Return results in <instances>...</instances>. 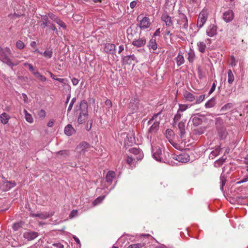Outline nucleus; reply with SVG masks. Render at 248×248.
Returning a JSON list of instances; mask_svg holds the SVG:
<instances>
[{"label": "nucleus", "mask_w": 248, "mask_h": 248, "mask_svg": "<svg viewBox=\"0 0 248 248\" xmlns=\"http://www.w3.org/2000/svg\"><path fill=\"white\" fill-rule=\"evenodd\" d=\"M208 15L206 11H202L197 19V27L199 28H202L206 22Z\"/></svg>", "instance_id": "obj_8"}, {"label": "nucleus", "mask_w": 248, "mask_h": 248, "mask_svg": "<svg viewBox=\"0 0 248 248\" xmlns=\"http://www.w3.org/2000/svg\"><path fill=\"white\" fill-rule=\"evenodd\" d=\"M195 57V52L193 49H190L188 53V60L190 62H193Z\"/></svg>", "instance_id": "obj_34"}, {"label": "nucleus", "mask_w": 248, "mask_h": 248, "mask_svg": "<svg viewBox=\"0 0 248 248\" xmlns=\"http://www.w3.org/2000/svg\"><path fill=\"white\" fill-rule=\"evenodd\" d=\"M144 246L143 244L138 243L134 244L129 246L127 248H140Z\"/></svg>", "instance_id": "obj_49"}, {"label": "nucleus", "mask_w": 248, "mask_h": 248, "mask_svg": "<svg viewBox=\"0 0 248 248\" xmlns=\"http://www.w3.org/2000/svg\"><path fill=\"white\" fill-rule=\"evenodd\" d=\"M137 2L135 0L131 1L130 3V7L131 9H134L136 6Z\"/></svg>", "instance_id": "obj_59"}, {"label": "nucleus", "mask_w": 248, "mask_h": 248, "mask_svg": "<svg viewBox=\"0 0 248 248\" xmlns=\"http://www.w3.org/2000/svg\"><path fill=\"white\" fill-rule=\"evenodd\" d=\"M131 153L133 154V156H134L137 160H141L143 157L142 152L139 148H132L129 150Z\"/></svg>", "instance_id": "obj_13"}, {"label": "nucleus", "mask_w": 248, "mask_h": 248, "mask_svg": "<svg viewBox=\"0 0 248 248\" xmlns=\"http://www.w3.org/2000/svg\"><path fill=\"white\" fill-rule=\"evenodd\" d=\"M216 104V101L214 98H212L209 100L205 104V107L206 108H211L214 107Z\"/></svg>", "instance_id": "obj_31"}, {"label": "nucleus", "mask_w": 248, "mask_h": 248, "mask_svg": "<svg viewBox=\"0 0 248 248\" xmlns=\"http://www.w3.org/2000/svg\"><path fill=\"white\" fill-rule=\"evenodd\" d=\"M105 105L108 107V108H110L112 107V102L109 99H107L105 102Z\"/></svg>", "instance_id": "obj_56"}, {"label": "nucleus", "mask_w": 248, "mask_h": 248, "mask_svg": "<svg viewBox=\"0 0 248 248\" xmlns=\"http://www.w3.org/2000/svg\"><path fill=\"white\" fill-rule=\"evenodd\" d=\"M16 184L15 182L5 181L0 185V188L3 191H7L16 186Z\"/></svg>", "instance_id": "obj_14"}, {"label": "nucleus", "mask_w": 248, "mask_h": 248, "mask_svg": "<svg viewBox=\"0 0 248 248\" xmlns=\"http://www.w3.org/2000/svg\"><path fill=\"white\" fill-rule=\"evenodd\" d=\"M57 155H60L64 157H66L69 155V152L68 150H61L57 153Z\"/></svg>", "instance_id": "obj_43"}, {"label": "nucleus", "mask_w": 248, "mask_h": 248, "mask_svg": "<svg viewBox=\"0 0 248 248\" xmlns=\"http://www.w3.org/2000/svg\"><path fill=\"white\" fill-rule=\"evenodd\" d=\"M123 62L124 63L128 64L131 63V61L130 59L128 57V56H124L123 57Z\"/></svg>", "instance_id": "obj_51"}, {"label": "nucleus", "mask_w": 248, "mask_h": 248, "mask_svg": "<svg viewBox=\"0 0 248 248\" xmlns=\"http://www.w3.org/2000/svg\"><path fill=\"white\" fill-rule=\"evenodd\" d=\"M33 75L37 79L42 82H45L46 80V78L45 76L41 75V74L37 71L35 72H33Z\"/></svg>", "instance_id": "obj_35"}, {"label": "nucleus", "mask_w": 248, "mask_h": 248, "mask_svg": "<svg viewBox=\"0 0 248 248\" xmlns=\"http://www.w3.org/2000/svg\"><path fill=\"white\" fill-rule=\"evenodd\" d=\"M8 55V54L5 53V52L0 51V60L11 67L17 65V63L15 64L12 62Z\"/></svg>", "instance_id": "obj_10"}, {"label": "nucleus", "mask_w": 248, "mask_h": 248, "mask_svg": "<svg viewBox=\"0 0 248 248\" xmlns=\"http://www.w3.org/2000/svg\"><path fill=\"white\" fill-rule=\"evenodd\" d=\"M78 82H79L78 80L76 78H74L72 79V84L74 86L77 85L78 83Z\"/></svg>", "instance_id": "obj_63"}, {"label": "nucleus", "mask_w": 248, "mask_h": 248, "mask_svg": "<svg viewBox=\"0 0 248 248\" xmlns=\"http://www.w3.org/2000/svg\"><path fill=\"white\" fill-rule=\"evenodd\" d=\"M171 157L181 163H186L190 160L189 155L186 153L179 155H171Z\"/></svg>", "instance_id": "obj_7"}, {"label": "nucleus", "mask_w": 248, "mask_h": 248, "mask_svg": "<svg viewBox=\"0 0 248 248\" xmlns=\"http://www.w3.org/2000/svg\"><path fill=\"white\" fill-rule=\"evenodd\" d=\"M23 112L25 114V118L26 120L29 123H32L33 122V119L32 117V115L28 113L26 109H24Z\"/></svg>", "instance_id": "obj_32"}, {"label": "nucleus", "mask_w": 248, "mask_h": 248, "mask_svg": "<svg viewBox=\"0 0 248 248\" xmlns=\"http://www.w3.org/2000/svg\"><path fill=\"white\" fill-rule=\"evenodd\" d=\"M22 223L21 222H16L13 224V229L14 231H16L19 228H20L22 227Z\"/></svg>", "instance_id": "obj_44"}, {"label": "nucleus", "mask_w": 248, "mask_h": 248, "mask_svg": "<svg viewBox=\"0 0 248 248\" xmlns=\"http://www.w3.org/2000/svg\"><path fill=\"white\" fill-rule=\"evenodd\" d=\"M158 113L154 114L152 118L148 121V124H152L149 130V133H155L158 129L160 124V119L158 118Z\"/></svg>", "instance_id": "obj_3"}, {"label": "nucleus", "mask_w": 248, "mask_h": 248, "mask_svg": "<svg viewBox=\"0 0 248 248\" xmlns=\"http://www.w3.org/2000/svg\"><path fill=\"white\" fill-rule=\"evenodd\" d=\"M217 81L215 80L213 83L212 86L210 90L209 94L212 93L215 90L216 87Z\"/></svg>", "instance_id": "obj_54"}, {"label": "nucleus", "mask_w": 248, "mask_h": 248, "mask_svg": "<svg viewBox=\"0 0 248 248\" xmlns=\"http://www.w3.org/2000/svg\"><path fill=\"white\" fill-rule=\"evenodd\" d=\"M45 58L49 59L52 57L53 51L52 48H47L44 52L41 54Z\"/></svg>", "instance_id": "obj_25"}, {"label": "nucleus", "mask_w": 248, "mask_h": 248, "mask_svg": "<svg viewBox=\"0 0 248 248\" xmlns=\"http://www.w3.org/2000/svg\"><path fill=\"white\" fill-rule=\"evenodd\" d=\"M232 107H233V105H232V103H228L225 104L224 106H223L221 108V109L222 110H227L228 109L231 108H232Z\"/></svg>", "instance_id": "obj_47"}, {"label": "nucleus", "mask_w": 248, "mask_h": 248, "mask_svg": "<svg viewBox=\"0 0 248 248\" xmlns=\"http://www.w3.org/2000/svg\"><path fill=\"white\" fill-rule=\"evenodd\" d=\"M78 214V212L77 210H73L71 211V212L69 215V217L70 218L74 217L77 216Z\"/></svg>", "instance_id": "obj_53"}, {"label": "nucleus", "mask_w": 248, "mask_h": 248, "mask_svg": "<svg viewBox=\"0 0 248 248\" xmlns=\"http://www.w3.org/2000/svg\"><path fill=\"white\" fill-rule=\"evenodd\" d=\"M217 26L214 24H211L207 28L206 33L209 37H212L217 34Z\"/></svg>", "instance_id": "obj_15"}, {"label": "nucleus", "mask_w": 248, "mask_h": 248, "mask_svg": "<svg viewBox=\"0 0 248 248\" xmlns=\"http://www.w3.org/2000/svg\"><path fill=\"white\" fill-rule=\"evenodd\" d=\"M56 22L59 25H60L61 27L63 28V29H65L66 28V25H65V24L61 20L60 18H58L57 19V20L56 21Z\"/></svg>", "instance_id": "obj_50"}, {"label": "nucleus", "mask_w": 248, "mask_h": 248, "mask_svg": "<svg viewBox=\"0 0 248 248\" xmlns=\"http://www.w3.org/2000/svg\"><path fill=\"white\" fill-rule=\"evenodd\" d=\"M53 246L57 248H64L63 245L60 243L53 244Z\"/></svg>", "instance_id": "obj_62"}, {"label": "nucleus", "mask_w": 248, "mask_h": 248, "mask_svg": "<svg viewBox=\"0 0 248 248\" xmlns=\"http://www.w3.org/2000/svg\"><path fill=\"white\" fill-rule=\"evenodd\" d=\"M227 74H228V82L230 84H232V83L234 81V75H233L231 70H228Z\"/></svg>", "instance_id": "obj_33"}, {"label": "nucleus", "mask_w": 248, "mask_h": 248, "mask_svg": "<svg viewBox=\"0 0 248 248\" xmlns=\"http://www.w3.org/2000/svg\"><path fill=\"white\" fill-rule=\"evenodd\" d=\"M247 181H248V175H247L245 178H243L241 181L236 182V184H240L241 183H244V182H246Z\"/></svg>", "instance_id": "obj_58"}, {"label": "nucleus", "mask_w": 248, "mask_h": 248, "mask_svg": "<svg viewBox=\"0 0 248 248\" xmlns=\"http://www.w3.org/2000/svg\"><path fill=\"white\" fill-rule=\"evenodd\" d=\"M177 23L183 30H186L188 28V19L186 16L179 11V15L176 19Z\"/></svg>", "instance_id": "obj_5"}, {"label": "nucleus", "mask_w": 248, "mask_h": 248, "mask_svg": "<svg viewBox=\"0 0 248 248\" xmlns=\"http://www.w3.org/2000/svg\"><path fill=\"white\" fill-rule=\"evenodd\" d=\"M223 19L226 22L231 21L234 18V13L231 10L226 11L223 14Z\"/></svg>", "instance_id": "obj_17"}, {"label": "nucleus", "mask_w": 248, "mask_h": 248, "mask_svg": "<svg viewBox=\"0 0 248 248\" xmlns=\"http://www.w3.org/2000/svg\"><path fill=\"white\" fill-rule=\"evenodd\" d=\"M54 213L53 211L49 212H43L38 214L31 213L30 216L31 217H38L41 219H46L54 215Z\"/></svg>", "instance_id": "obj_11"}, {"label": "nucleus", "mask_w": 248, "mask_h": 248, "mask_svg": "<svg viewBox=\"0 0 248 248\" xmlns=\"http://www.w3.org/2000/svg\"><path fill=\"white\" fill-rule=\"evenodd\" d=\"M189 107V105L187 104H179V108L178 111L183 113Z\"/></svg>", "instance_id": "obj_38"}, {"label": "nucleus", "mask_w": 248, "mask_h": 248, "mask_svg": "<svg viewBox=\"0 0 248 248\" xmlns=\"http://www.w3.org/2000/svg\"><path fill=\"white\" fill-rule=\"evenodd\" d=\"M219 135L221 139H225L227 135V132L226 130L224 128L222 129L219 132Z\"/></svg>", "instance_id": "obj_45"}, {"label": "nucleus", "mask_w": 248, "mask_h": 248, "mask_svg": "<svg viewBox=\"0 0 248 248\" xmlns=\"http://www.w3.org/2000/svg\"><path fill=\"white\" fill-rule=\"evenodd\" d=\"M232 66H235L236 64V62L234 57H232L231 59V62L230 64Z\"/></svg>", "instance_id": "obj_64"}, {"label": "nucleus", "mask_w": 248, "mask_h": 248, "mask_svg": "<svg viewBox=\"0 0 248 248\" xmlns=\"http://www.w3.org/2000/svg\"><path fill=\"white\" fill-rule=\"evenodd\" d=\"M184 96L185 99L188 102H192L196 100V97L195 95L193 93L187 91L184 93Z\"/></svg>", "instance_id": "obj_23"}, {"label": "nucleus", "mask_w": 248, "mask_h": 248, "mask_svg": "<svg viewBox=\"0 0 248 248\" xmlns=\"http://www.w3.org/2000/svg\"><path fill=\"white\" fill-rule=\"evenodd\" d=\"M56 80L59 81L60 82L62 83L63 85L66 84L67 82V80L66 78H57Z\"/></svg>", "instance_id": "obj_55"}, {"label": "nucleus", "mask_w": 248, "mask_h": 248, "mask_svg": "<svg viewBox=\"0 0 248 248\" xmlns=\"http://www.w3.org/2000/svg\"><path fill=\"white\" fill-rule=\"evenodd\" d=\"M191 121L193 124L195 126L200 125L202 122V119L197 116H194Z\"/></svg>", "instance_id": "obj_37"}, {"label": "nucleus", "mask_w": 248, "mask_h": 248, "mask_svg": "<svg viewBox=\"0 0 248 248\" xmlns=\"http://www.w3.org/2000/svg\"><path fill=\"white\" fill-rule=\"evenodd\" d=\"M90 148L91 146L89 143L85 141H82L77 146L76 151L78 156H84L89 151Z\"/></svg>", "instance_id": "obj_4"}, {"label": "nucleus", "mask_w": 248, "mask_h": 248, "mask_svg": "<svg viewBox=\"0 0 248 248\" xmlns=\"http://www.w3.org/2000/svg\"><path fill=\"white\" fill-rule=\"evenodd\" d=\"M220 152V148L219 147H217L215 149V150L211 152L209 155V158L210 159H213L215 157L217 156L219 154Z\"/></svg>", "instance_id": "obj_30"}, {"label": "nucleus", "mask_w": 248, "mask_h": 248, "mask_svg": "<svg viewBox=\"0 0 248 248\" xmlns=\"http://www.w3.org/2000/svg\"><path fill=\"white\" fill-rule=\"evenodd\" d=\"M136 159L134 156L132 155L128 156L126 158V162L131 167L133 164V161H135Z\"/></svg>", "instance_id": "obj_42"}, {"label": "nucleus", "mask_w": 248, "mask_h": 248, "mask_svg": "<svg viewBox=\"0 0 248 248\" xmlns=\"http://www.w3.org/2000/svg\"><path fill=\"white\" fill-rule=\"evenodd\" d=\"M146 39L144 37L134 39L132 42V44L136 47H140L144 46L146 44Z\"/></svg>", "instance_id": "obj_19"}, {"label": "nucleus", "mask_w": 248, "mask_h": 248, "mask_svg": "<svg viewBox=\"0 0 248 248\" xmlns=\"http://www.w3.org/2000/svg\"><path fill=\"white\" fill-rule=\"evenodd\" d=\"M75 129L71 124H69L65 127L64 133L68 136L72 135Z\"/></svg>", "instance_id": "obj_27"}, {"label": "nucleus", "mask_w": 248, "mask_h": 248, "mask_svg": "<svg viewBox=\"0 0 248 248\" xmlns=\"http://www.w3.org/2000/svg\"><path fill=\"white\" fill-rule=\"evenodd\" d=\"M178 129L179 130V135L182 139L184 138L186 133L185 123L183 121H180L177 124Z\"/></svg>", "instance_id": "obj_20"}, {"label": "nucleus", "mask_w": 248, "mask_h": 248, "mask_svg": "<svg viewBox=\"0 0 248 248\" xmlns=\"http://www.w3.org/2000/svg\"><path fill=\"white\" fill-rule=\"evenodd\" d=\"M175 60L178 66L184 63L185 61L182 51H179L177 56L175 58Z\"/></svg>", "instance_id": "obj_21"}, {"label": "nucleus", "mask_w": 248, "mask_h": 248, "mask_svg": "<svg viewBox=\"0 0 248 248\" xmlns=\"http://www.w3.org/2000/svg\"><path fill=\"white\" fill-rule=\"evenodd\" d=\"M115 47L114 44L106 43L104 45V51L108 54H113L115 52Z\"/></svg>", "instance_id": "obj_18"}, {"label": "nucleus", "mask_w": 248, "mask_h": 248, "mask_svg": "<svg viewBox=\"0 0 248 248\" xmlns=\"http://www.w3.org/2000/svg\"><path fill=\"white\" fill-rule=\"evenodd\" d=\"M148 47L150 49H152L153 50H155L157 48L156 40L153 37H152L151 39L149 42Z\"/></svg>", "instance_id": "obj_26"}, {"label": "nucleus", "mask_w": 248, "mask_h": 248, "mask_svg": "<svg viewBox=\"0 0 248 248\" xmlns=\"http://www.w3.org/2000/svg\"><path fill=\"white\" fill-rule=\"evenodd\" d=\"M197 49L200 52L202 53H205L207 49V46L205 43L203 41H199L197 43Z\"/></svg>", "instance_id": "obj_22"}, {"label": "nucleus", "mask_w": 248, "mask_h": 248, "mask_svg": "<svg viewBox=\"0 0 248 248\" xmlns=\"http://www.w3.org/2000/svg\"><path fill=\"white\" fill-rule=\"evenodd\" d=\"M16 46L18 48L22 49L24 47L25 45L22 41L18 40L16 42Z\"/></svg>", "instance_id": "obj_48"}, {"label": "nucleus", "mask_w": 248, "mask_h": 248, "mask_svg": "<svg viewBox=\"0 0 248 248\" xmlns=\"http://www.w3.org/2000/svg\"><path fill=\"white\" fill-rule=\"evenodd\" d=\"M0 51H4V52H5V53L8 55H10L11 53V50L8 47H6L4 49H2Z\"/></svg>", "instance_id": "obj_61"}, {"label": "nucleus", "mask_w": 248, "mask_h": 248, "mask_svg": "<svg viewBox=\"0 0 248 248\" xmlns=\"http://www.w3.org/2000/svg\"><path fill=\"white\" fill-rule=\"evenodd\" d=\"M220 183H221L220 189L221 190H223V186L225 185L226 182V177H225V175L221 174L220 177Z\"/></svg>", "instance_id": "obj_40"}, {"label": "nucleus", "mask_w": 248, "mask_h": 248, "mask_svg": "<svg viewBox=\"0 0 248 248\" xmlns=\"http://www.w3.org/2000/svg\"><path fill=\"white\" fill-rule=\"evenodd\" d=\"M205 95L204 94L201 95L198 97H196L195 102L194 104H198L202 103L205 99Z\"/></svg>", "instance_id": "obj_41"}, {"label": "nucleus", "mask_w": 248, "mask_h": 248, "mask_svg": "<svg viewBox=\"0 0 248 248\" xmlns=\"http://www.w3.org/2000/svg\"><path fill=\"white\" fill-rule=\"evenodd\" d=\"M42 23L41 24L42 28H45L48 26L50 24V21L48 20V17L46 16H44L42 17Z\"/></svg>", "instance_id": "obj_28"}, {"label": "nucleus", "mask_w": 248, "mask_h": 248, "mask_svg": "<svg viewBox=\"0 0 248 248\" xmlns=\"http://www.w3.org/2000/svg\"><path fill=\"white\" fill-rule=\"evenodd\" d=\"M115 176V173L113 171H109L106 175V180L108 182L111 183Z\"/></svg>", "instance_id": "obj_29"}, {"label": "nucleus", "mask_w": 248, "mask_h": 248, "mask_svg": "<svg viewBox=\"0 0 248 248\" xmlns=\"http://www.w3.org/2000/svg\"><path fill=\"white\" fill-rule=\"evenodd\" d=\"M54 122L55 121L53 119H50L47 124V126L50 127H52L54 124Z\"/></svg>", "instance_id": "obj_60"}, {"label": "nucleus", "mask_w": 248, "mask_h": 248, "mask_svg": "<svg viewBox=\"0 0 248 248\" xmlns=\"http://www.w3.org/2000/svg\"><path fill=\"white\" fill-rule=\"evenodd\" d=\"M38 115L40 119H43L46 116V111L44 109H41L38 111Z\"/></svg>", "instance_id": "obj_46"}, {"label": "nucleus", "mask_w": 248, "mask_h": 248, "mask_svg": "<svg viewBox=\"0 0 248 248\" xmlns=\"http://www.w3.org/2000/svg\"><path fill=\"white\" fill-rule=\"evenodd\" d=\"M76 100V99L75 97H74L71 101V102H70V103L69 104V107L68 108V109H67V112H70L71 110V109H72V108H73V104L75 102Z\"/></svg>", "instance_id": "obj_52"}, {"label": "nucleus", "mask_w": 248, "mask_h": 248, "mask_svg": "<svg viewBox=\"0 0 248 248\" xmlns=\"http://www.w3.org/2000/svg\"><path fill=\"white\" fill-rule=\"evenodd\" d=\"M23 235V237L28 241H31L38 236V233L35 232H26Z\"/></svg>", "instance_id": "obj_16"}, {"label": "nucleus", "mask_w": 248, "mask_h": 248, "mask_svg": "<svg viewBox=\"0 0 248 248\" xmlns=\"http://www.w3.org/2000/svg\"><path fill=\"white\" fill-rule=\"evenodd\" d=\"M139 101L137 98L132 99L128 105L127 111L129 114H133L137 111Z\"/></svg>", "instance_id": "obj_9"}, {"label": "nucleus", "mask_w": 248, "mask_h": 248, "mask_svg": "<svg viewBox=\"0 0 248 248\" xmlns=\"http://www.w3.org/2000/svg\"><path fill=\"white\" fill-rule=\"evenodd\" d=\"M10 116L6 112H3L0 115V122L3 124H7L10 119Z\"/></svg>", "instance_id": "obj_24"}, {"label": "nucleus", "mask_w": 248, "mask_h": 248, "mask_svg": "<svg viewBox=\"0 0 248 248\" xmlns=\"http://www.w3.org/2000/svg\"><path fill=\"white\" fill-rule=\"evenodd\" d=\"M182 115L183 113L180 112L177 110V113L175 115L172 121L173 125L176 124V122L181 119Z\"/></svg>", "instance_id": "obj_36"}, {"label": "nucleus", "mask_w": 248, "mask_h": 248, "mask_svg": "<svg viewBox=\"0 0 248 248\" xmlns=\"http://www.w3.org/2000/svg\"><path fill=\"white\" fill-rule=\"evenodd\" d=\"M137 20L139 21L138 27L142 30H145L149 29L151 26L150 19L148 17H144L140 19V16L137 17Z\"/></svg>", "instance_id": "obj_6"}, {"label": "nucleus", "mask_w": 248, "mask_h": 248, "mask_svg": "<svg viewBox=\"0 0 248 248\" xmlns=\"http://www.w3.org/2000/svg\"><path fill=\"white\" fill-rule=\"evenodd\" d=\"M49 17L53 20H54L55 22L57 20V19L58 18V17H57L55 15L53 14H49Z\"/></svg>", "instance_id": "obj_57"}, {"label": "nucleus", "mask_w": 248, "mask_h": 248, "mask_svg": "<svg viewBox=\"0 0 248 248\" xmlns=\"http://www.w3.org/2000/svg\"><path fill=\"white\" fill-rule=\"evenodd\" d=\"M161 20L168 27H173V21L172 18L167 13H163L161 16Z\"/></svg>", "instance_id": "obj_12"}, {"label": "nucleus", "mask_w": 248, "mask_h": 248, "mask_svg": "<svg viewBox=\"0 0 248 248\" xmlns=\"http://www.w3.org/2000/svg\"><path fill=\"white\" fill-rule=\"evenodd\" d=\"M152 155L156 161L159 162H166L168 160L164 157L162 153V150L158 146H152Z\"/></svg>", "instance_id": "obj_2"}, {"label": "nucleus", "mask_w": 248, "mask_h": 248, "mask_svg": "<svg viewBox=\"0 0 248 248\" xmlns=\"http://www.w3.org/2000/svg\"><path fill=\"white\" fill-rule=\"evenodd\" d=\"M79 110L80 111L78 119V122L79 124H83L88 119V105L87 102L83 100L80 102L79 107Z\"/></svg>", "instance_id": "obj_1"}, {"label": "nucleus", "mask_w": 248, "mask_h": 248, "mask_svg": "<svg viewBox=\"0 0 248 248\" xmlns=\"http://www.w3.org/2000/svg\"><path fill=\"white\" fill-rule=\"evenodd\" d=\"M105 196H100L96 198L93 202V206H95L100 203L105 199Z\"/></svg>", "instance_id": "obj_39"}]
</instances>
